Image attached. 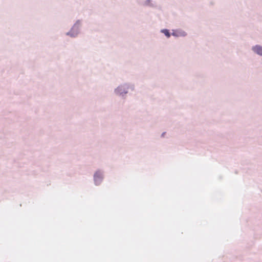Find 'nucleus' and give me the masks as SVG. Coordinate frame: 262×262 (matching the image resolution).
Segmentation results:
<instances>
[{"label":"nucleus","mask_w":262,"mask_h":262,"mask_svg":"<svg viewBox=\"0 0 262 262\" xmlns=\"http://www.w3.org/2000/svg\"><path fill=\"white\" fill-rule=\"evenodd\" d=\"M94 179H95V180L96 181V179H97V173H96L94 176Z\"/></svg>","instance_id":"nucleus-4"},{"label":"nucleus","mask_w":262,"mask_h":262,"mask_svg":"<svg viewBox=\"0 0 262 262\" xmlns=\"http://www.w3.org/2000/svg\"><path fill=\"white\" fill-rule=\"evenodd\" d=\"M172 35L174 36H178L179 34H178L176 32H173Z\"/></svg>","instance_id":"nucleus-3"},{"label":"nucleus","mask_w":262,"mask_h":262,"mask_svg":"<svg viewBox=\"0 0 262 262\" xmlns=\"http://www.w3.org/2000/svg\"><path fill=\"white\" fill-rule=\"evenodd\" d=\"M162 32L164 33V34L167 37H169L170 35L168 30L165 29L162 31Z\"/></svg>","instance_id":"nucleus-2"},{"label":"nucleus","mask_w":262,"mask_h":262,"mask_svg":"<svg viewBox=\"0 0 262 262\" xmlns=\"http://www.w3.org/2000/svg\"><path fill=\"white\" fill-rule=\"evenodd\" d=\"M253 50L257 54L262 56V47L256 46L253 48Z\"/></svg>","instance_id":"nucleus-1"}]
</instances>
